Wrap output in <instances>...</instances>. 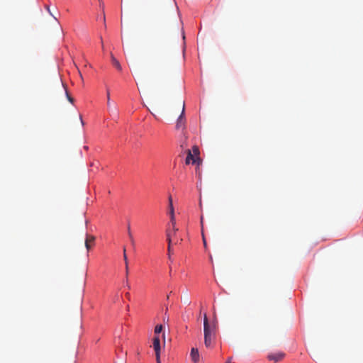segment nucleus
Returning a JSON list of instances; mask_svg holds the SVG:
<instances>
[{"instance_id":"nucleus-8","label":"nucleus","mask_w":363,"mask_h":363,"mask_svg":"<svg viewBox=\"0 0 363 363\" xmlns=\"http://www.w3.org/2000/svg\"><path fill=\"white\" fill-rule=\"evenodd\" d=\"M95 238L92 235H86V240H85V247L87 250H89L91 247V243L94 242Z\"/></svg>"},{"instance_id":"nucleus-19","label":"nucleus","mask_w":363,"mask_h":363,"mask_svg":"<svg viewBox=\"0 0 363 363\" xmlns=\"http://www.w3.org/2000/svg\"><path fill=\"white\" fill-rule=\"evenodd\" d=\"M106 97H107V99H110V91L108 89H107L106 91Z\"/></svg>"},{"instance_id":"nucleus-24","label":"nucleus","mask_w":363,"mask_h":363,"mask_svg":"<svg viewBox=\"0 0 363 363\" xmlns=\"http://www.w3.org/2000/svg\"><path fill=\"white\" fill-rule=\"evenodd\" d=\"M80 120H81V122H82V125H84V123H83V120H82V116H80Z\"/></svg>"},{"instance_id":"nucleus-16","label":"nucleus","mask_w":363,"mask_h":363,"mask_svg":"<svg viewBox=\"0 0 363 363\" xmlns=\"http://www.w3.org/2000/svg\"><path fill=\"white\" fill-rule=\"evenodd\" d=\"M128 236L130 238V242L132 243V245H134V240H133V234H132V232L130 231V230L129 229L128 230Z\"/></svg>"},{"instance_id":"nucleus-10","label":"nucleus","mask_w":363,"mask_h":363,"mask_svg":"<svg viewBox=\"0 0 363 363\" xmlns=\"http://www.w3.org/2000/svg\"><path fill=\"white\" fill-rule=\"evenodd\" d=\"M111 60L112 65L119 71L122 70V67L118 62V60L113 56V54L111 55Z\"/></svg>"},{"instance_id":"nucleus-7","label":"nucleus","mask_w":363,"mask_h":363,"mask_svg":"<svg viewBox=\"0 0 363 363\" xmlns=\"http://www.w3.org/2000/svg\"><path fill=\"white\" fill-rule=\"evenodd\" d=\"M285 357V354L281 352H279L277 353H271L268 355V359L270 361H274V362H278L284 359Z\"/></svg>"},{"instance_id":"nucleus-11","label":"nucleus","mask_w":363,"mask_h":363,"mask_svg":"<svg viewBox=\"0 0 363 363\" xmlns=\"http://www.w3.org/2000/svg\"><path fill=\"white\" fill-rule=\"evenodd\" d=\"M61 83H62V87H63V88H64V89H65V94H66V96H67V98L68 101H70L71 103H73V101H74V99H73L72 96H70V95L69 94L68 91H67V87H66V86H65V85L62 83V82H61Z\"/></svg>"},{"instance_id":"nucleus-13","label":"nucleus","mask_w":363,"mask_h":363,"mask_svg":"<svg viewBox=\"0 0 363 363\" xmlns=\"http://www.w3.org/2000/svg\"><path fill=\"white\" fill-rule=\"evenodd\" d=\"M162 328H162V325H156V326H155V333L156 335H157V334L160 333L162 332Z\"/></svg>"},{"instance_id":"nucleus-26","label":"nucleus","mask_w":363,"mask_h":363,"mask_svg":"<svg viewBox=\"0 0 363 363\" xmlns=\"http://www.w3.org/2000/svg\"><path fill=\"white\" fill-rule=\"evenodd\" d=\"M226 363H231L230 359H228V361Z\"/></svg>"},{"instance_id":"nucleus-18","label":"nucleus","mask_w":363,"mask_h":363,"mask_svg":"<svg viewBox=\"0 0 363 363\" xmlns=\"http://www.w3.org/2000/svg\"><path fill=\"white\" fill-rule=\"evenodd\" d=\"M171 245H169V244L168 243L167 250H168V256H169V258H170V255H171Z\"/></svg>"},{"instance_id":"nucleus-21","label":"nucleus","mask_w":363,"mask_h":363,"mask_svg":"<svg viewBox=\"0 0 363 363\" xmlns=\"http://www.w3.org/2000/svg\"><path fill=\"white\" fill-rule=\"evenodd\" d=\"M125 271H126V274H128V264L127 265V267L125 266Z\"/></svg>"},{"instance_id":"nucleus-20","label":"nucleus","mask_w":363,"mask_h":363,"mask_svg":"<svg viewBox=\"0 0 363 363\" xmlns=\"http://www.w3.org/2000/svg\"><path fill=\"white\" fill-rule=\"evenodd\" d=\"M84 225H88V220L86 219H84Z\"/></svg>"},{"instance_id":"nucleus-27","label":"nucleus","mask_w":363,"mask_h":363,"mask_svg":"<svg viewBox=\"0 0 363 363\" xmlns=\"http://www.w3.org/2000/svg\"><path fill=\"white\" fill-rule=\"evenodd\" d=\"M188 304H190V301H189V300L187 299V302H186Z\"/></svg>"},{"instance_id":"nucleus-3","label":"nucleus","mask_w":363,"mask_h":363,"mask_svg":"<svg viewBox=\"0 0 363 363\" xmlns=\"http://www.w3.org/2000/svg\"><path fill=\"white\" fill-rule=\"evenodd\" d=\"M167 240L169 245H177L182 240V234L179 228H168L166 232Z\"/></svg>"},{"instance_id":"nucleus-14","label":"nucleus","mask_w":363,"mask_h":363,"mask_svg":"<svg viewBox=\"0 0 363 363\" xmlns=\"http://www.w3.org/2000/svg\"><path fill=\"white\" fill-rule=\"evenodd\" d=\"M201 235H202V239H203V246H204V247L206 249V248H207V243H206V238H205L204 231H203V229H202V230H201Z\"/></svg>"},{"instance_id":"nucleus-12","label":"nucleus","mask_w":363,"mask_h":363,"mask_svg":"<svg viewBox=\"0 0 363 363\" xmlns=\"http://www.w3.org/2000/svg\"><path fill=\"white\" fill-rule=\"evenodd\" d=\"M187 146H188V145H187V138H186V136H185V135H184V140H182V141L181 142L180 147H181L182 149H184V148H186Z\"/></svg>"},{"instance_id":"nucleus-1","label":"nucleus","mask_w":363,"mask_h":363,"mask_svg":"<svg viewBox=\"0 0 363 363\" xmlns=\"http://www.w3.org/2000/svg\"><path fill=\"white\" fill-rule=\"evenodd\" d=\"M215 325H210L208 323L206 314L203 317V332H204V343L206 347L212 345V342L215 337Z\"/></svg>"},{"instance_id":"nucleus-2","label":"nucleus","mask_w":363,"mask_h":363,"mask_svg":"<svg viewBox=\"0 0 363 363\" xmlns=\"http://www.w3.org/2000/svg\"><path fill=\"white\" fill-rule=\"evenodd\" d=\"M186 152L187 156L185 160V163L186 164H189L191 162L192 164H196L197 166H199L201 164V160L199 157V149L198 146H193L192 150L186 149Z\"/></svg>"},{"instance_id":"nucleus-6","label":"nucleus","mask_w":363,"mask_h":363,"mask_svg":"<svg viewBox=\"0 0 363 363\" xmlns=\"http://www.w3.org/2000/svg\"><path fill=\"white\" fill-rule=\"evenodd\" d=\"M168 201H169L168 214L169 215V217H170V224L172 226H174L176 225L175 218H174V208L173 206L172 198L171 196H169Z\"/></svg>"},{"instance_id":"nucleus-15","label":"nucleus","mask_w":363,"mask_h":363,"mask_svg":"<svg viewBox=\"0 0 363 363\" xmlns=\"http://www.w3.org/2000/svg\"><path fill=\"white\" fill-rule=\"evenodd\" d=\"M123 259L125 261V264L127 267V265L128 264V258H127V255H126V250H125V248L123 249Z\"/></svg>"},{"instance_id":"nucleus-23","label":"nucleus","mask_w":363,"mask_h":363,"mask_svg":"<svg viewBox=\"0 0 363 363\" xmlns=\"http://www.w3.org/2000/svg\"><path fill=\"white\" fill-rule=\"evenodd\" d=\"M201 225H203V217L202 216L201 218Z\"/></svg>"},{"instance_id":"nucleus-5","label":"nucleus","mask_w":363,"mask_h":363,"mask_svg":"<svg viewBox=\"0 0 363 363\" xmlns=\"http://www.w3.org/2000/svg\"><path fill=\"white\" fill-rule=\"evenodd\" d=\"M153 348L155 352V357H156V361L157 363H161L160 362V340L159 337L156 336L153 338Z\"/></svg>"},{"instance_id":"nucleus-22","label":"nucleus","mask_w":363,"mask_h":363,"mask_svg":"<svg viewBox=\"0 0 363 363\" xmlns=\"http://www.w3.org/2000/svg\"><path fill=\"white\" fill-rule=\"evenodd\" d=\"M107 105L109 106L111 105V101L110 99H107Z\"/></svg>"},{"instance_id":"nucleus-4","label":"nucleus","mask_w":363,"mask_h":363,"mask_svg":"<svg viewBox=\"0 0 363 363\" xmlns=\"http://www.w3.org/2000/svg\"><path fill=\"white\" fill-rule=\"evenodd\" d=\"M182 113H181L180 116H179V118L177 121V123H176V128L177 130L184 129L185 128V124H186V118L184 117L185 105H184V101L182 102Z\"/></svg>"},{"instance_id":"nucleus-25","label":"nucleus","mask_w":363,"mask_h":363,"mask_svg":"<svg viewBox=\"0 0 363 363\" xmlns=\"http://www.w3.org/2000/svg\"><path fill=\"white\" fill-rule=\"evenodd\" d=\"M199 206L201 208V199H200V201H199Z\"/></svg>"},{"instance_id":"nucleus-17","label":"nucleus","mask_w":363,"mask_h":363,"mask_svg":"<svg viewBox=\"0 0 363 363\" xmlns=\"http://www.w3.org/2000/svg\"><path fill=\"white\" fill-rule=\"evenodd\" d=\"M45 9L48 11V12L49 13V14L50 16H52L55 20H57V18L55 16H54L53 14L52 13L51 11H50V6L48 5L45 6Z\"/></svg>"},{"instance_id":"nucleus-9","label":"nucleus","mask_w":363,"mask_h":363,"mask_svg":"<svg viewBox=\"0 0 363 363\" xmlns=\"http://www.w3.org/2000/svg\"><path fill=\"white\" fill-rule=\"evenodd\" d=\"M191 357L192 360L194 362V363H196L199 362V351L196 348H192L191 350Z\"/></svg>"}]
</instances>
